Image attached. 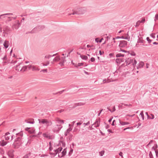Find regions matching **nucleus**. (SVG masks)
<instances>
[{"instance_id":"nucleus-30","label":"nucleus","mask_w":158,"mask_h":158,"mask_svg":"<svg viewBox=\"0 0 158 158\" xmlns=\"http://www.w3.org/2000/svg\"><path fill=\"white\" fill-rule=\"evenodd\" d=\"M83 124L84 126V127H85L86 126L89 125L90 124V120H88L87 122L84 123Z\"/></svg>"},{"instance_id":"nucleus-56","label":"nucleus","mask_w":158,"mask_h":158,"mask_svg":"<svg viewBox=\"0 0 158 158\" xmlns=\"http://www.w3.org/2000/svg\"><path fill=\"white\" fill-rule=\"evenodd\" d=\"M146 40L149 43H151L152 41V40H150L149 37H147Z\"/></svg>"},{"instance_id":"nucleus-34","label":"nucleus","mask_w":158,"mask_h":158,"mask_svg":"<svg viewBox=\"0 0 158 158\" xmlns=\"http://www.w3.org/2000/svg\"><path fill=\"white\" fill-rule=\"evenodd\" d=\"M111 107L110 108H109V111L111 112H113L115 110V106H114L112 107V109H111Z\"/></svg>"},{"instance_id":"nucleus-43","label":"nucleus","mask_w":158,"mask_h":158,"mask_svg":"<svg viewBox=\"0 0 158 158\" xmlns=\"http://www.w3.org/2000/svg\"><path fill=\"white\" fill-rule=\"evenodd\" d=\"M136 60L135 59H134L133 60V61L132 65L133 66V67H134L135 66V65L136 64Z\"/></svg>"},{"instance_id":"nucleus-48","label":"nucleus","mask_w":158,"mask_h":158,"mask_svg":"<svg viewBox=\"0 0 158 158\" xmlns=\"http://www.w3.org/2000/svg\"><path fill=\"white\" fill-rule=\"evenodd\" d=\"M83 64H84L83 63H78V64H77V65L76 66V67L77 68H78V67L81 66H83Z\"/></svg>"},{"instance_id":"nucleus-39","label":"nucleus","mask_w":158,"mask_h":158,"mask_svg":"<svg viewBox=\"0 0 158 158\" xmlns=\"http://www.w3.org/2000/svg\"><path fill=\"white\" fill-rule=\"evenodd\" d=\"M143 65H144V63L143 62H140L139 63V65L137 67V69H138V67L139 68H141L143 67Z\"/></svg>"},{"instance_id":"nucleus-31","label":"nucleus","mask_w":158,"mask_h":158,"mask_svg":"<svg viewBox=\"0 0 158 158\" xmlns=\"http://www.w3.org/2000/svg\"><path fill=\"white\" fill-rule=\"evenodd\" d=\"M115 55L114 54V53H110L109 54V58H114V59H112V60H115Z\"/></svg>"},{"instance_id":"nucleus-33","label":"nucleus","mask_w":158,"mask_h":158,"mask_svg":"<svg viewBox=\"0 0 158 158\" xmlns=\"http://www.w3.org/2000/svg\"><path fill=\"white\" fill-rule=\"evenodd\" d=\"M127 52L128 54H130L131 56H135L136 55V54L134 51H127Z\"/></svg>"},{"instance_id":"nucleus-49","label":"nucleus","mask_w":158,"mask_h":158,"mask_svg":"<svg viewBox=\"0 0 158 158\" xmlns=\"http://www.w3.org/2000/svg\"><path fill=\"white\" fill-rule=\"evenodd\" d=\"M104 153V151H102L99 152V155L100 156H102Z\"/></svg>"},{"instance_id":"nucleus-63","label":"nucleus","mask_w":158,"mask_h":158,"mask_svg":"<svg viewBox=\"0 0 158 158\" xmlns=\"http://www.w3.org/2000/svg\"><path fill=\"white\" fill-rule=\"evenodd\" d=\"M5 139L6 140H8L10 139V137L9 136H5Z\"/></svg>"},{"instance_id":"nucleus-58","label":"nucleus","mask_w":158,"mask_h":158,"mask_svg":"<svg viewBox=\"0 0 158 158\" xmlns=\"http://www.w3.org/2000/svg\"><path fill=\"white\" fill-rule=\"evenodd\" d=\"M52 55H48L45 56V58H48V59H49L51 57Z\"/></svg>"},{"instance_id":"nucleus-57","label":"nucleus","mask_w":158,"mask_h":158,"mask_svg":"<svg viewBox=\"0 0 158 158\" xmlns=\"http://www.w3.org/2000/svg\"><path fill=\"white\" fill-rule=\"evenodd\" d=\"M153 140H151L150 141V142H149V143H148L147 145L146 146V147H148V146H149V145L152 143L153 142Z\"/></svg>"},{"instance_id":"nucleus-20","label":"nucleus","mask_w":158,"mask_h":158,"mask_svg":"<svg viewBox=\"0 0 158 158\" xmlns=\"http://www.w3.org/2000/svg\"><path fill=\"white\" fill-rule=\"evenodd\" d=\"M27 69V66L22 65V67L21 68L20 71L23 72L25 71Z\"/></svg>"},{"instance_id":"nucleus-3","label":"nucleus","mask_w":158,"mask_h":158,"mask_svg":"<svg viewBox=\"0 0 158 158\" xmlns=\"http://www.w3.org/2000/svg\"><path fill=\"white\" fill-rule=\"evenodd\" d=\"M39 123H42L44 124L47 127L51 126L52 124V123L49 120L45 119H38Z\"/></svg>"},{"instance_id":"nucleus-4","label":"nucleus","mask_w":158,"mask_h":158,"mask_svg":"<svg viewBox=\"0 0 158 158\" xmlns=\"http://www.w3.org/2000/svg\"><path fill=\"white\" fill-rule=\"evenodd\" d=\"M100 121L99 120L97 119L95 122L91 126H89L88 128L89 130H92L94 129V127H97L99 126Z\"/></svg>"},{"instance_id":"nucleus-32","label":"nucleus","mask_w":158,"mask_h":158,"mask_svg":"<svg viewBox=\"0 0 158 158\" xmlns=\"http://www.w3.org/2000/svg\"><path fill=\"white\" fill-rule=\"evenodd\" d=\"M56 121L59 123H62L63 124L64 123V121L62 120H60L59 118H57L56 119Z\"/></svg>"},{"instance_id":"nucleus-13","label":"nucleus","mask_w":158,"mask_h":158,"mask_svg":"<svg viewBox=\"0 0 158 158\" xmlns=\"http://www.w3.org/2000/svg\"><path fill=\"white\" fill-rule=\"evenodd\" d=\"M133 59H131L130 58H128L126 60L125 62H126V65H128L130 64H132Z\"/></svg>"},{"instance_id":"nucleus-18","label":"nucleus","mask_w":158,"mask_h":158,"mask_svg":"<svg viewBox=\"0 0 158 158\" xmlns=\"http://www.w3.org/2000/svg\"><path fill=\"white\" fill-rule=\"evenodd\" d=\"M7 143V142L4 140H1L0 141V145L2 146H4L6 145Z\"/></svg>"},{"instance_id":"nucleus-62","label":"nucleus","mask_w":158,"mask_h":158,"mask_svg":"<svg viewBox=\"0 0 158 158\" xmlns=\"http://www.w3.org/2000/svg\"><path fill=\"white\" fill-rule=\"evenodd\" d=\"M27 66V68H28L29 70H30L32 69V65H29Z\"/></svg>"},{"instance_id":"nucleus-38","label":"nucleus","mask_w":158,"mask_h":158,"mask_svg":"<svg viewBox=\"0 0 158 158\" xmlns=\"http://www.w3.org/2000/svg\"><path fill=\"white\" fill-rule=\"evenodd\" d=\"M35 29V28H34L31 31H28L26 33V34H28V33H36V31H34V30Z\"/></svg>"},{"instance_id":"nucleus-27","label":"nucleus","mask_w":158,"mask_h":158,"mask_svg":"<svg viewBox=\"0 0 158 158\" xmlns=\"http://www.w3.org/2000/svg\"><path fill=\"white\" fill-rule=\"evenodd\" d=\"M143 38L142 37L140 38H139L138 40L137 43H141L143 44H144L145 43V41L142 39Z\"/></svg>"},{"instance_id":"nucleus-19","label":"nucleus","mask_w":158,"mask_h":158,"mask_svg":"<svg viewBox=\"0 0 158 158\" xmlns=\"http://www.w3.org/2000/svg\"><path fill=\"white\" fill-rule=\"evenodd\" d=\"M72 130V129L71 127H69L64 132V135L65 136H67L68 134H69V132L71 131Z\"/></svg>"},{"instance_id":"nucleus-44","label":"nucleus","mask_w":158,"mask_h":158,"mask_svg":"<svg viewBox=\"0 0 158 158\" xmlns=\"http://www.w3.org/2000/svg\"><path fill=\"white\" fill-rule=\"evenodd\" d=\"M140 115H141L142 120H144V115L143 114V111H142L141 112V113L140 114Z\"/></svg>"},{"instance_id":"nucleus-2","label":"nucleus","mask_w":158,"mask_h":158,"mask_svg":"<svg viewBox=\"0 0 158 158\" xmlns=\"http://www.w3.org/2000/svg\"><path fill=\"white\" fill-rule=\"evenodd\" d=\"M23 143L22 138L21 137H17L15 139V142L13 143L12 146L14 148L17 149Z\"/></svg>"},{"instance_id":"nucleus-22","label":"nucleus","mask_w":158,"mask_h":158,"mask_svg":"<svg viewBox=\"0 0 158 158\" xmlns=\"http://www.w3.org/2000/svg\"><path fill=\"white\" fill-rule=\"evenodd\" d=\"M60 60V56H58L54 58V59H53V61L54 62H59Z\"/></svg>"},{"instance_id":"nucleus-60","label":"nucleus","mask_w":158,"mask_h":158,"mask_svg":"<svg viewBox=\"0 0 158 158\" xmlns=\"http://www.w3.org/2000/svg\"><path fill=\"white\" fill-rule=\"evenodd\" d=\"M133 128L132 127H127V128H125L123 129V131H125L127 129H133Z\"/></svg>"},{"instance_id":"nucleus-11","label":"nucleus","mask_w":158,"mask_h":158,"mask_svg":"<svg viewBox=\"0 0 158 158\" xmlns=\"http://www.w3.org/2000/svg\"><path fill=\"white\" fill-rule=\"evenodd\" d=\"M23 65V64L22 63H18V64H17L16 66L15 67V69L16 71H20V70L21 69L20 68H22V66Z\"/></svg>"},{"instance_id":"nucleus-28","label":"nucleus","mask_w":158,"mask_h":158,"mask_svg":"<svg viewBox=\"0 0 158 158\" xmlns=\"http://www.w3.org/2000/svg\"><path fill=\"white\" fill-rule=\"evenodd\" d=\"M119 123L121 125L123 126L124 125H128L130 124L128 122H121L120 120H119Z\"/></svg>"},{"instance_id":"nucleus-51","label":"nucleus","mask_w":158,"mask_h":158,"mask_svg":"<svg viewBox=\"0 0 158 158\" xmlns=\"http://www.w3.org/2000/svg\"><path fill=\"white\" fill-rule=\"evenodd\" d=\"M73 136V135L72 134H71L68 137V138L69 139V141H71L72 140V137Z\"/></svg>"},{"instance_id":"nucleus-59","label":"nucleus","mask_w":158,"mask_h":158,"mask_svg":"<svg viewBox=\"0 0 158 158\" xmlns=\"http://www.w3.org/2000/svg\"><path fill=\"white\" fill-rule=\"evenodd\" d=\"M109 80V77H108L107 78V80L106 81V79H104L103 80V83H108L109 82L108 81Z\"/></svg>"},{"instance_id":"nucleus-17","label":"nucleus","mask_w":158,"mask_h":158,"mask_svg":"<svg viewBox=\"0 0 158 158\" xmlns=\"http://www.w3.org/2000/svg\"><path fill=\"white\" fill-rule=\"evenodd\" d=\"M88 120H89L87 118L83 117L81 119L80 121L81 122L82 124L83 123H84L87 122Z\"/></svg>"},{"instance_id":"nucleus-36","label":"nucleus","mask_w":158,"mask_h":158,"mask_svg":"<svg viewBox=\"0 0 158 158\" xmlns=\"http://www.w3.org/2000/svg\"><path fill=\"white\" fill-rule=\"evenodd\" d=\"M157 143H156L155 144L154 146L152 147V150H153L154 151L156 150V149L157 148Z\"/></svg>"},{"instance_id":"nucleus-12","label":"nucleus","mask_w":158,"mask_h":158,"mask_svg":"<svg viewBox=\"0 0 158 158\" xmlns=\"http://www.w3.org/2000/svg\"><path fill=\"white\" fill-rule=\"evenodd\" d=\"M20 23L19 20H16L13 25V27L16 29H18L20 26Z\"/></svg>"},{"instance_id":"nucleus-1","label":"nucleus","mask_w":158,"mask_h":158,"mask_svg":"<svg viewBox=\"0 0 158 158\" xmlns=\"http://www.w3.org/2000/svg\"><path fill=\"white\" fill-rule=\"evenodd\" d=\"M73 13L69 14L71 15H81L85 13L86 12V9L85 7H78L73 10Z\"/></svg>"},{"instance_id":"nucleus-6","label":"nucleus","mask_w":158,"mask_h":158,"mask_svg":"<svg viewBox=\"0 0 158 158\" xmlns=\"http://www.w3.org/2000/svg\"><path fill=\"white\" fill-rule=\"evenodd\" d=\"M127 42L125 40H121L119 41V47L121 48L126 47L127 45Z\"/></svg>"},{"instance_id":"nucleus-35","label":"nucleus","mask_w":158,"mask_h":158,"mask_svg":"<svg viewBox=\"0 0 158 158\" xmlns=\"http://www.w3.org/2000/svg\"><path fill=\"white\" fill-rule=\"evenodd\" d=\"M80 131V130L79 128H77L76 127H75L73 130V132L74 133L76 132V133H77L78 132H79Z\"/></svg>"},{"instance_id":"nucleus-55","label":"nucleus","mask_w":158,"mask_h":158,"mask_svg":"<svg viewBox=\"0 0 158 158\" xmlns=\"http://www.w3.org/2000/svg\"><path fill=\"white\" fill-rule=\"evenodd\" d=\"M73 151V149H71L70 152H69V156H71L72 154V153Z\"/></svg>"},{"instance_id":"nucleus-61","label":"nucleus","mask_w":158,"mask_h":158,"mask_svg":"<svg viewBox=\"0 0 158 158\" xmlns=\"http://www.w3.org/2000/svg\"><path fill=\"white\" fill-rule=\"evenodd\" d=\"M95 60V58L93 57H92L90 59V61L92 62H94Z\"/></svg>"},{"instance_id":"nucleus-40","label":"nucleus","mask_w":158,"mask_h":158,"mask_svg":"<svg viewBox=\"0 0 158 158\" xmlns=\"http://www.w3.org/2000/svg\"><path fill=\"white\" fill-rule=\"evenodd\" d=\"M37 27L38 28V29L39 31H40V30L43 29V28H44V26H37Z\"/></svg>"},{"instance_id":"nucleus-10","label":"nucleus","mask_w":158,"mask_h":158,"mask_svg":"<svg viewBox=\"0 0 158 158\" xmlns=\"http://www.w3.org/2000/svg\"><path fill=\"white\" fill-rule=\"evenodd\" d=\"M62 147H60L58 149L56 150H54L53 151L54 152L53 153V156H56L58 153H59V152H60L62 151Z\"/></svg>"},{"instance_id":"nucleus-37","label":"nucleus","mask_w":158,"mask_h":158,"mask_svg":"<svg viewBox=\"0 0 158 158\" xmlns=\"http://www.w3.org/2000/svg\"><path fill=\"white\" fill-rule=\"evenodd\" d=\"M124 56V55L123 54H122L121 53H118L116 55V57H123Z\"/></svg>"},{"instance_id":"nucleus-5","label":"nucleus","mask_w":158,"mask_h":158,"mask_svg":"<svg viewBox=\"0 0 158 158\" xmlns=\"http://www.w3.org/2000/svg\"><path fill=\"white\" fill-rule=\"evenodd\" d=\"M62 127V126L61 125L57 124L53 130V131L55 133H58Z\"/></svg>"},{"instance_id":"nucleus-15","label":"nucleus","mask_w":158,"mask_h":158,"mask_svg":"<svg viewBox=\"0 0 158 158\" xmlns=\"http://www.w3.org/2000/svg\"><path fill=\"white\" fill-rule=\"evenodd\" d=\"M124 60L123 58H118L116 59V62L118 64H119L121 62H123Z\"/></svg>"},{"instance_id":"nucleus-23","label":"nucleus","mask_w":158,"mask_h":158,"mask_svg":"<svg viewBox=\"0 0 158 158\" xmlns=\"http://www.w3.org/2000/svg\"><path fill=\"white\" fill-rule=\"evenodd\" d=\"M85 103H82V102H79L78 103H75L74 104L75 105H74L73 107V108H75L77 106H80L81 105H85Z\"/></svg>"},{"instance_id":"nucleus-45","label":"nucleus","mask_w":158,"mask_h":158,"mask_svg":"<svg viewBox=\"0 0 158 158\" xmlns=\"http://www.w3.org/2000/svg\"><path fill=\"white\" fill-rule=\"evenodd\" d=\"M16 135H17L20 136V137H22V136L23 135V133L22 132H20L17 133Z\"/></svg>"},{"instance_id":"nucleus-25","label":"nucleus","mask_w":158,"mask_h":158,"mask_svg":"<svg viewBox=\"0 0 158 158\" xmlns=\"http://www.w3.org/2000/svg\"><path fill=\"white\" fill-rule=\"evenodd\" d=\"M10 28L8 27H6L5 28H3V34H7V31H8L9 30Z\"/></svg>"},{"instance_id":"nucleus-64","label":"nucleus","mask_w":158,"mask_h":158,"mask_svg":"<svg viewBox=\"0 0 158 158\" xmlns=\"http://www.w3.org/2000/svg\"><path fill=\"white\" fill-rule=\"evenodd\" d=\"M82 124L81 122V121L80 120L79 121V122H78L77 123V126L81 125Z\"/></svg>"},{"instance_id":"nucleus-42","label":"nucleus","mask_w":158,"mask_h":158,"mask_svg":"<svg viewBox=\"0 0 158 158\" xmlns=\"http://www.w3.org/2000/svg\"><path fill=\"white\" fill-rule=\"evenodd\" d=\"M65 91V90L64 89V90H61V91H59V92H58L57 93H53V94L54 95H56V94H57L58 93H59V94H62Z\"/></svg>"},{"instance_id":"nucleus-21","label":"nucleus","mask_w":158,"mask_h":158,"mask_svg":"<svg viewBox=\"0 0 158 158\" xmlns=\"http://www.w3.org/2000/svg\"><path fill=\"white\" fill-rule=\"evenodd\" d=\"M9 41L6 40L4 41V42L3 43V45H4V47L6 48H8V47L9 46Z\"/></svg>"},{"instance_id":"nucleus-47","label":"nucleus","mask_w":158,"mask_h":158,"mask_svg":"<svg viewBox=\"0 0 158 158\" xmlns=\"http://www.w3.org/2000/svg\"><path fill=\"white\" fill-rule=\"evenodd\" d=\"M140 20L138 21L136 23L135 27H138L140 25Z\"/></svg>"},{"instance_id":"nucleus-26","label":"nucleus","mask_w":158,"mask_h":158,"mask_svg":"<svg viewBox=\"0 0 158 158\" xmlns=\"http://www.w3.org/2000/svg\"><path fill=\"white\" fill-rule=\"evenodd\" d=\"M40 69L38 66L32 65V70L34 71H39Z\"/></svg>"},{"instance_id":"nucleus-41","label":"nucleus","mask_w":158,"mask_h":158,"mask_svg":"<svg viewBox=\"0 0 158 158\" xmlns=\"http://www.w3.org/2000/svg\"><path fill=\"white\" fill-rule=\"evenodd\" d=\"M43 135L44 137H45L46 138L49 139L50 138V136L48 135H47L46 133H43Z\"/></svg>"},{"instance_id":"nucleus-54","label":"nucleus","mask_w":158,"mask_h":158,"mask_svg":"<svg viewBox=\"0 0 158 158\" xmlns=\"http://www.w3.org/2000/svg\"><path fill=\"white\" fill-rule=\"evenodd\" d=\"M128 36L127 37H124V39H126L128 40V41H129L130 40V37L128 35V34H127Z\"/></svg>"},{"instance_id":"nucleus-7","label":"nucleus","mask_w":158,"mask_h":158,"mask_svg":"<svg viewBox=\"0 0 158 158\" xmlns=\"http://www.w3.org/2000/svg\"><path fill=\"white\" fill-rule=\"evenodd\" d=\"M65 56L62 57H60V61L58 63V64H60L61 66H63L64 65V63L65 62H66V60L65 59Z\"/></svg>"},{"instance_id":"nucleus-24","label":"nucleus","mask_w":158,"mask_h":158,"mask_svg":"<svg viewBox=\"0 0 158 158\" xmlns=\"http://www.w3.org/2000/svg\"><path fill=\"white\" fill-rule=\"evenodd\" d=\"M145 114L147 116V118L148 119H152L154 118V116L153 114H151V116H152V117H150V116L148 115V112H146Z\"/></svg>"},{"instance_id":"nucleus-52","label":"nucleus","mask_w":158,"mask_h":158,"mask_svg":"<svg viewBox=\"0 0 158 158\" xmlns=\"http://www.w3.org/2000/svg\"><path fill=\"white\" fill-rule=\"evenodd\" d=\"M155 19H154V21L155 22H156V20H158V13L156 14L155 17Z\"/></svg>"},{"instance_id":"nucleus-46","label":"nucleus","mask_w":158,"mask_h":158,"mask_svg":"<svg viewBox=\"0 0 158 158\" xmlns=\"http://www.w3.org/2000/svg\"><path fill=\"white\" fill-rule=\"evenodd\" d=\"M13 15V14L12 13H9L5 14H4L2 15H0V18H1V17L2 16H4V15Z\"/></svg>"},{"instance_id":"nucleus-29","label":"nucleus","mask_w":158,"mask_h":158,"mask_svg":"<svg viewBox=\"0 0 158 158\" xmlns=\"http://www.w3.org/2000/svg\"><path fill=\"white\" fill-rule=\"evenodd\" d=\"M80 57L81 58L84 60H86L88 59V57L84 55H81Z\"/></svg>"},{"instance_id":"nucleus-50","label":"nucleus","mask_w":158,"mask_h":158,"mask_svg":"<svg viewBox=\"0 0 158 158\" xmlns=\"http://www.w3.org/2000/svg\"><path fill=\"white\" fill-rule=\"evenodd\" d=\"M149 156L150 158H154L152 153L151 151L149 152Z\"/></svg>"},{"instance_id":"nucleus-14","label":"nucleus","mask_w":158,"mask_h":158,"mask_svg":"<svg viewBox=\"0 0 158 158\" xmlns=\"http://www.w3.org/2000/svg\"><path fill=\"white\" fill-rule=\"evenodd\" d=\"M66 148H64L63 151L61 152L60 154H58V156L59 157L61 158L63 156H64L66 153Z\"/></svg>"},{"instance_id":"nucleus-53","label":"nucleus","mask_w":158,"mask_h":158,"mask_svg":"<svg viewBox=\"0 0 158 158\" xmlns=\"http://www.w3.org/2000/svg\"><path fill=\"white\" fill-rule=\"evenodd\" d=\"M2 59L3 60H7V56L6 55H5L4 57L2 58Z\"/></svg>"},{"instance_id":"nucleus-16","label":"nucleus","mask_w":158,"mask_h":158,"mask_svg":"<svg viewBox=\"0 0 158 158\" xmlns=\"http://www.w3.org/2000/svg\"><path fill=\"white\" fill-rule=\"evenodd\" d=\"M25 122L27 123L30 124H34L35 123L34 119L33 118L28 120H25Z\"/></svg>"},{"instance_id":"nucleus-9","label":"nucleus","mask_w":158,"mask_h":158,"mask_svg":"<svg viewBox=\"0 0 158 158\" xmlns=\"http://www.w3.org/2000/svg\"><path fill=\"white\" fill-rule=\"evenodd\" d=\"M124 39V37L123 36H117L115 38H112V41L111 43V45H112V46H113L114 44V43L115 42V39Z\"/></svg>"},{"instance_id":"nucleus-8","label":"nucleus","mask_w":158,"mask_h":158,"mask_svg":"<svg viewBox=\"0 0 158 158\" xmlns=\"http://www.w3.org/2000/svg\"><path fill=\"white\" fill-rule=\"evenodd\" d=\"M26 131H28L30 134H35V129L33 127H26L25 128Z\"/></svg>"}]
</instances>
